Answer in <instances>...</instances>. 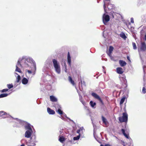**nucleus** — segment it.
Wrapping results in <instances>:
<instances>
[{
    "label": "nucleus",
    "mask_w": 146,
    "mask_h": 146,
    "mask_svg": "<svg viewBox=\"0 0 146 146\" xmlns=\"http://www.w3.org/2000/svg\"><path fill=\"white\" fill-rule=\"evenodd\" d=\"M31 66H33L35 70H36V64L33 59L29 57L23 56L19 59L16 65L15 71L21 73V71L19 67L27 68Z\"/></svg>",
    "instance_id": "obj_1"
},
{
    "label": "nucleus",
    "mask_w": 146,
    "mask_h": 146,
    "mask_svg": "<svg viewBox=\"0 0 146 146\" xmlns=\"http://www.w3.org/2000/svg\"><path fill=\"white\" fill-rule=\"evenodd\" d=\"M52 62L54 70L58 74L61 73V68L60 63L55 59H53Z\"/></svg>",
    "instance_id": "obj_2"
},
{
    "label": "nucleus",
    "mask_w": 146,
    "mask_h": 146,
    "mask_svg": "<svg viewBox=\"0 0 146 146\" xmlns=\"http://www.w3.org/2000/svg\"><path fill=\"white\" fill-rule=\"evenodd\" d=\"M146 50V44L144 42H142L138 51L141 60H142V53L144 52Z\"/></svg>",
    "instance_id": "obj_3"
},
{
    "label": "nucleus",
    "mask_w": 146,
    "mask_h": 146,
    "mask_svg": "<svg viewBox=\"0 0 146 146\" xmlns=\"http://www.w3.org/2000/svg\"><path fill=\"white\" fill-rule=\"evenodd\" d=\"M17 120V121L21 125H25V127L26 130H32V129L31 127V125L29 124L26 122L25 121H23L20 119H18L17 118H16L15 119Z\"/></svg>",
    "instance_id": "obj_4"
},
{
    "label": "nucleus",
    "mask_w": 146,
    "mask_h": 146,
    "mask_svg": "<svg viewBox=\"0 0 146 146\" xmlns=\"http://www.w3.org/2000/svg\"><path fill=\"white\" fill-rule=\"evenodd\" d=\"M122 116L119 117V121L121 123H127L128 121V115L126 112H123L122 113Z\"/></svg>",
    "instance_id": "obj_5"
},
{
    "label": "nucleus",
    "mask_w": 146,
    "mask_h": 146,
    "mask_svg": "<svg viewBox=\"0 0 146 146\" xmlns=\"http://www.w3.org/2000/svg\"><path fill=\"white\" fill-rule=\"evenodd\" d=\"M110 18L109 16L108 15H106L105 14H104L103 16V22L105 25H107L108 24V22L109 21Z\"/></svg>",
    "instance_id": "obj_6"
},
{
    "label": "nucleus",
    "mask_w": 146,
    "mask_h": 146,
    "mask_svg": "<svg viewBox=\"0 0 146 146\" xmlns=\"http://www.w3.org/2000/svg\"><path fill=\"white\" fill-rule=\"evenodd\" d=\"M32 130H27L25 132V136L26 138H30L31 141H32V137H31V134L33 133Z\"/></svg>",
    "instance_id": "obj_7"
},
{
    "label": "nucleus",
    "mask_w": 146,
    "mask_h": 146,
    "mask_svg": "<svg viewBox=\"0 0 146 146\" xmlns=\"http://www.w3.org/2000/svg\"><path fill=\"white\" fill-rule=\"evenodd\" d=\"M51 68L50 66V64H45L43 68V71L44 72L48 71Z\"/></svg>",
    "instance_id": "obj_8"
},
{
    "label": "nucleus",
    "mask_w": 146,
    "mask_h": 146,
    "mask_svg": "<svg viewBox=\"0 0 146 146\" xmlns=\"http://www.w3.org/2000/svg\"><path fill=\"white\" fill-rule=\"evenodd\" d=\"M9 116L6 112L3 111H0V117H2L3 118H4L8 117Z\"/></svg>",
    "instance_id": "obj_9"
},
{
    "label": "nucleus",
    "mask_w": 146,
    "mask_h": 146,
    "mask_svg": "<svg viewBox=\"0 0 146 146\" xmlns=\"http://www.w3.org/2000/svg\"><path fill=\"white\" fill-rule=\"evenodd\" d=\"M92 95L95 98L97 99L100 102L102 103L103 101L102 99H101L100 97L96 94L94 92H93L92 93Z\"/></svg>",
    "instance_id": "obj_10"
},
{
    "label": "nucleus",
    "mask_w": 146,
    "mask_h": 146,
    "mask_svg": "<svg viewBox=\"0 0 146 146\" xmlns=\"http://www.w3.org/2000/svg\"><path fill=\"white\" fill-rule=\"evenodd\" d=\"M102 118L103 123L107 127L108 126V122L107 119L103 116H102Z\"/></svg>",
    "instance_id": "obj_11"
},
{
    "label": "nucleus",
    "mask_w": 146,
    "mask_h": 146,
    "mask_svg": "<svg viewBox=\"0 0 146 146\" xmlns=\"http://www.w3.org/2000/svg\"><path fill=\"white\" fill-rule=\"evenodd\" d=\"M47 112L50 114L53 115L55 113V112L54 110L51 109L49 108H47Z\"/></svg>",
    "instance_id": "obj_12"
},
{
    "label": "nucleus",
    "mask_w": 146,
    "mask_h": 146,
    "mask_svg": "<svg viewBox=\"0 0 146 146\" xmlns=\"http://www.w3.org/2000/svg\"><path fill=\"white\" fill-rule=\"evenodd\" d=\"M117 72L119 74H121L123 72V69L121 67H118L116 69Z\"/></svg>",
    "instance_id": "obj_13"
},
{
    "label": "nucleus",
    "mask_w": 146,
    "mask_h": 146,
    "mask_svg": "<svg viewBox=\"0 0 146 146\" xmlns=\"http://www.w3.org/2000/svg\"><path fill=\"white\" fill-rule=\"evenodd\" d=\"M109 2H107V3L106 5H107L108 3V4L107 5V8L108 10H110L113 9L114 7L113 5L112 4L109 3Z\"/></svg>",
    "instance_id": "obj_14"
},
{
    "label": "nucleus",
    "mask_w": 146,
    "mask_h": 146,
    "mask_svg": "<svg viewBox=\"0 0 146 146\" xmlns=\"http://www.w3.org/2000/svg\"><path fill=\"white\" fill-rule=\"evenodd\" d=\"M119 78H120V80L121 82V83L122 84H125L127 82V81L126 79H125V77L123 76V77H120L119 76Z\"/></svg>",
    "instance_id": "obj_15"
},
{
    "label": "nucleus",
    "mask_w": 146,
    "mask_h": 146,
    "mask_svg": "<svg viewBox=\"0 0 146 146\" xmlns=\"http://www.w3.org/2000/svg\"><path fill=\"white\" fill-rule=\"evenodd\" d=\"M119 63L121 67H123L127 64L126 63L125 61L121 60L119 61Z\"/></svg>",
    "instance_id": "obj_16"
},
{
    "label": "nucleus",
    "mask_w": 146,
    "mask_h": 146,
    "mask_svg": "<svg viewBox=\"0 0 146 146\" xmlns=\"http://www.w3.org/2000/svg\"><path fill=\"white\" fill-rule=\"evenodd\" d=\"M50 100L52 102H56L57 101V99L54 96H51L50 97Z\"/></svg>",
    "instance_id": "obj_17"
},
{
    "label": "nucleus",
    "mask_w": 146,
    "mask_h": 146,
    "mask_svg": "<svg viewBox=\"0 0 146 146\" xmlns=\"http://www.w3.org/2000/svg\"><path fill=\"white\" fill-rule=\"evenodd\" d=\"M110 0H104V10L107 13L106 11L107 10L106 9V5L107 3V2H110Z\"/></svg>",
    "instance_id": "obj_18"
},
{
    "label": "nucleus",
    "mask_w": 146,
    "mask_h": 146,
    "mask_svg": "<svg viewBox=\"0 0 146 146\" xmlns=\"http://www.w3.org/2000/svg\"><path fill=\"white\" fill-rule=\"evenodd\" d=\"M28 82V80L25 78H23L22 80V83L23 84H26Z\"/></svg>",
    "instance_id": "obj_19"
},
{
    "label": "nucleus",
    "mask_w": 146,
    "mask_h": 146,
    "mask_svg": "<svg viewBox=\"0 0 146 146\" xmlns=\"http://www.w3.org/2000/svg\"><path fill=\"white\" fill-rule=\"evenodd\" d=\"M121 131L124 136L127 139H129V137L128 135L125 132V130L124 129H121Z\"/></svg>",
    "instance_id": "obj_20"
},
{
    "label": "nucleus",
    "mask_w": 146,
    "mask_h": 146,
    "mask_svg": "<svg viewBox=\"0 0 146 146\" xmlns=\"http://www.w3.org/2000/svg\"><path fill=\"white\" fill-rule=\"evenodd\" d=\"M113 49V48L111 46H110L109 47V51L107 52L108 54L110 55L111 54L112 51Z\"/></svg>",
    "instance_id": "obj_21"
},
{
    "label": "nucleus",
    "mask_w": 146,
    "mask_h": 146,
    "mask_svg": "<svg viewBox=\"0 0 146 146\" xmlns=\"http://www.w3.org/2000/svg\"><path fill=\"white\" fill-rule=\"evenodd\" d=\"M77 92L78 93L79 95V97H80V100L82 103V104L83 105H84L85 104H86L85 102L82 100V97L79 94V92L78 91V90H77Z\"/></svg>",
    "instance_id": "obj_22"
},
{
    "label": "nucleus",
    "mask_w": 146,
    "mask_h": 146,
    "mask_svg": "<svg viewBox=\"0 0 146 146\" xmlns=\"http://www.w3.org/2000/svg\"><path fill=\"white\" fill-rule=\"evenodd\" d=\"M90 104L91 106L93 108H94L96 105V103L95 102H94L92 101H90Z\"/></svg>",
    "instance_id": "obj_23"
},
{
    "label": "nucleus",
    "mask_w": 146,
    "mask_h": 146,
    "mask_svg": "<svg viewBox=\"0 0 146 146\" xmlns=\"http://www.w3.org/2000/svg\"><path fill=\"white\" fill-rule=\"evenodd\" d=\"M9 94L7 93L2 94L0 95V98L6 97Z\"/></svg>",
    "instance_id": "obj_24"
},
{
    "label": "nucleus",
    "mask_w": 146,
    "mask_h": 146,
    "mask_svg": "<svg viewBox=\"0 0 146 146\" xmlns=\"http://www.w3.org/2000/svg\"><path fill=\"white\" fill-rule=\"evenodd\" d=\"M54 107H55L56 110H58V109H60V108H61V107L58 104H56L54 105Z\"/></svg>",
    "instance_id": "obj_25"
},
{
    "label": "nucleus",
    "mask_w": 146,
    "mask_h": 146,
    "mask_svg": "<svg viewBox=\"0 0 146 146\" xmlns=\"http://www.w3.org/2000/svg\"><path fill=\"white\" fill-rule=\"evenodd\" d=\"M69 80V82L73 85H74V81H73L72 79V78L71 76H69L68 77Z\"/></svg>",
    "instance_id": "obj_26"
},
{
    "label": "nucleus",
    "mask_w": 146,
    "mask_h": 146,
    "mask_svg": "<svg viewBox=\"0 0 146 146\" xmlns=\"http://www.w3.org/2000/svg\"><path fill=\"white\" fill-rule=\"evenodd\" d=\"M120 36L121 37L124 39H125L127 38L126 36H125L124 33H122L120 35Z\"/></svg>",
    "instance_id": "obj_27"
},
{
    "label": "nucleus",
    "mask_w": 146,
    "mask_h": 146,
    "mask_svg": "<svg viewBox=\"0 0 146 146\" xmlns=\"http://www.w3.org/2000/svg\"><path fill=\"white\" fill-rule=\"evenodd\" d=\"M15 74L18 75L17 77L16 78V82H19L21 79V76L19 75H18L17 73H15Z\"/></svg>",
    "instance_id": "obj_28"
},
{
    "label": "nucleus",
    "mask_w": 146,
    "mask_h": 146,
    "mask_svg": "<svg viewBox=\"0 0 146 146\" xmlns=\"http://www.w3.org/2000/svg\"><path fill=\"white\" fill-rule=\"evenodd\" d=\"M59 140L60 142L63 143L65 141V139L62 136L59 137Z\"/></svg>",
    "instance_id": "obj_29"
},
{
    "label": "nucleus",
    "mask_w": 146,
    "mask_h": 146,
    "mask_svg": "<svg viewBox=\"0 0 146 146\" xmlns=\"http://www.w3.org/2000/svg\"><path fill=\"white\" fill-rule=\"evenodd\" d=\"M56 112L59 114L62 115L63 114V111L61 110V108L59 109L56 110Z\"/></svg>",
    "instance_id": "obj_30"
},
{
    "label": "nucleus",
    "mask_w": 146,
    "mask_h": 146,
    "mask_svg": "<svg viewBox=\"0 0 146 146\" xmlns=\"http://www.w3.org/2000/svg\"><path fill=\"white\" fill-rule=\"evenodd\" d=\"M80 134H79L76 137H74L73 138L74 140H78L80 139Z\"/></svg>",
    "instance_id": "obj_31"
},
{
    "label": "nucleus",
    "mask_w": 146,
    "mask_h": 146,
    "mask_svg": "<svg viewBox=\"0 0 146 146\" xmlns=\"http://www.w3.org/2000/svg\"><path fill=\"white\" fill-rule=\"evenodd\" d=\"M125 99V97H123L121 99L120 102V104H123Z\"/></svg>",
    "instance_id": "obj_32"
},
{
    "label": "nucleus",
    "mask_w": 146,
    "mask_h": 146,
    "mask_svg": "<svg viewBox=\"0 0 146 146\" xmlns=\"http://www.w3.org/2000/svg\"><path fill=\"white\" fill-rule=\"evenodd\" d=\"M145 84H144L143 85V88L142 92L143 94H145L146 93V89L145 88Z\"/></svg>",
    "instance_id": "obj_33"
},
{
    "label": "nucleus",
    "mask_w": 146,
    "mask_h": 146,
    "mask_svg": "<svg viewBox=\"0 0 146 146\" xmlns=\"http://www.w3.org/2000/svg\"><path fill=\"white\" fill-rule=\"evenodd\" d=\"M143 3L142 0H138L137 1V5L138 6L140 5Z\"/></svg>",
    "instance_id": "obj_34"
},
{
    "label": "nucleus",
    "mask_w": 146,
    "mask_h": 146,
    "mask_svg": "<svg viewBox=\"0 0 146 146\" xmlns=\"http://www.w3.org/2000/svg\"><path fill=\"white\" fill-rule=\"evenodd\" d=\"M132 45L133 46V49L134 50H135L137 49V47L135 43L134 42H132Z\"/></svg>",
    "instance_id": "obj_35"
},
{
    "label": "nucleus",
    "mask_w": 146,
    "mask_h": 146,
    "mask_svg": "<svg viewBox=\"0 0 146 146\" xmlns=\"http://www.w3.org/2000/svg\"><path fill=\"white\" fill-rule=\"evenodd\" d=\"M7 86L8 88L9 89H10L13 87V85L12 84H8L7 85Z\"/></svg>",
    "instance_id": "obj_36"
},
{
    "label": "nucleus",
    "mask_w": 146,
    "mask_h": 146,
    "mask_svg": "<svg viewBox=\"0 0 146 146\" xmlns=\"http://www.w3.org/2000/svg\"><path fill=\"white\" fill-rule=\"evenodd\" d=\"M67 61L68 65L70 66L71 63V58H67Z\"/></svg>",
    "instance_id": "obj_37"
},
{
    "label": "nucleus",
    "mask_w": 146,
    "mask_h": 146,
    "mask_svg": "<svg viewBox=\"0 0 146 146\" xmlns=\"http://www.w3.org/2000/svg\"><path fill=\"white\" fill-rule=\"evenodd\" d=\"M108 55L110 56L111 59V60H113L114 61H115V60L114 59L113 57L111 56V54H110V55H109V54H108Z\"/></svg>",
    "instance_id": "obj_38"
},
{
    "label": "nucleus",
    "mask_w": 146,
    "mask_h": 146,
    "mask_svg": "<svg viewBox=\"0 0 146 146\" xmlns=\"http://www.w3.org/2000/svg\"><path fill=\"white\" fill-rule=\"evenodd\" d=\"M8 90V89H3V90H2L1 91V92L3 93V92H7Z\"/></svg>",
    "instance_id": "obj_39"
},
{
    "label": "nucleus",
    "mask_w": 146,
    "mask_h": 146,
    "mask_svg": "<svg viewBox=\"0 0 146 146\" xmlns=\"http://www.w3.org/2000/svg\"><path fill=\"white\" fill-rule=\"evenodd\" d=\"M26 71L29 74H31L32 73V72L31 70H26Z\"/></svg>",
    "instance_id": "obj_40"
},
{
    "label": "nucleus",
    "mask_w": 146,
    "mask_h": 146,
    "mask_svg": "<svg viewBox=\"0 0 146 146\" xmlns=\"http://www.w3.org/2000/svg\"><path fill=\"white\" fill-rule=\"evenodd\" d=\"M146 68V66H145L144 65L143 66V72L144 73H145V69Z\"/></svg>",
    "instance_id": "obj_41"
},
{
    "label": "nucleus",
    "mask_w": 146,
    "mask_h": 146,
    "mask_svg": "<svg viewBox=\"0 0 146 146\" xmlns=\"http://www.w3.org/2000/svg\"><path fill=\"white\" fill-rule=\"evenodd\" d=\"M71 58V57H70V53L69 52H68V55H67V58Z\"/></svg>",
    "instance_id": "obj_42"
},
{
    "label": "nucleus",
    "mask_w": 146,
    "mask_h": 146,
    "mask_svg": "<svg viewBox=\"0 0 146 146\" xmlns=\"http://www.w3.org/2000/svg\"><path fill=\"white\" fill-rule=\"evenodd\" d=\"M131 23H134L133 19L132 18H131Z\"/></svg>",
    "instance_id": "obj_43"
},
{
    "label": "nucleus",
    "mask_w": 146,
    "mask_h": 146,
    "mask_svg": "<svg viewBox=\"0 0 146 146\" xmlns=\"http://www.w3.org/2000/svg\"><path fill=\"white\" fill-rule=\"evenodd\" d=\"M80 129H78L77 130V131H76V132L77 133H79V134H80Z\"/></svg>",
    "instance_id": "obj_44"
},
{
    "label": "nucleus",
    "mask_w": 146,
    "mask_h": 146,
    "mask_svg": "<svg viewBox=\"0 0 146 146\" xmlns=\"http://www.w3.org/2000/svg\"><path fill=\"white\" fill-rule=\"evenodd\" d=\"M127 60L129 61H130V62H131V60H130V58L129 57V56H127Z\"/></svg>",
    "instance_id": "obj_45"
},
{
    "label": "nucleus",
    "mask_w": 146,
    "mask_h": 146,
    "mask_svg": "<svg viewBox=\"0 0 146 146\" xmlns=\"http://www.w3.org/2000/svg\"><path fill=\"white\" fill-rule=\"evenodd\" d=\"M79 129H80V131H82L83 129H84V128L83 127H81Z\"/></svg>",
    "instance_id": "obj_46"
},
{
    "label": "nucleus",
    "mask_w": 146,
    "mask_h": 146,
    "mask_svg": "<svg viewBox=\"0 0 146 146\" xmlns=\"http://www.w3.org/2000/svg\"><path fill=\"white\" fill-rule=\"evenodd\" d=\"M64 66L65 68L66 69V64L65 62H64Z\"/></svg>",
    "instance_id": "obj_47"
},
{
    "label": "nucleus",
    "mask_w": 146,
    "mask_h": 146,
    "mask_svg": "<svg viewBox=\"0 0 146 146\" xmlns=\"http://www.w3.org/2000/svg\"><path fill=\"white\" fill-rule=\"evenodd\" d=\"M133 36L134 38H135V37L136 36L135 34V33L134 34H133Z\"/></svg>",
    "instance_id": "obj_48"
},
{
    "label": "nucleus",
    "mask_w": 146,
    "mask_h": 146,
    "mask_svg": "<svg viewBox=\"0 0 146 146\" xmlns=\"http://www.w3.org/2000/svg\"><path fill=\"white\" fill-rule=\"evenodd\" d=\"M105 146H111L109 144H106L105 145Z\"/></svg>",
    "instance_id": "obj_49"
},
{
    "label": "nucleus",
    "mask_w": 146,
    "mask_h": 146,
    "mask_svg": "<svg viewBox=\"0 0 146 146\" xmlns=\"http://www.w3.org/2000/svg\"><path fill=\"white\" fill-rule=\"evenodd\" d=\"M143 30H142L141 31V35H143Z\"/></svg>",
    "instance_id": "obj_50"
},
{
    "label": "nucleus",
    "mask_w": 146,
    "mask_h": 146,
    "mask_svg": "<svg viewBox=\"0 0 146 146\" xmlns=\"http://www.w3.org/2000/svg\"><path fill=\"white\" fill-rule=\"evenodd\" d=\"M63 115L66 118L67 117L66 116V115L65 114H64Z\"/></svg>",
    "instance_id": "obj_51"
},
{
    "label": "nucleus",
    "mask_w": 146,
    "mask_h": 146,
    "mask_svg": "<svg viewBox=\"0 0 146 146\" xmlns=\"http://www.w3.org/2000/svg\"><path fill=\"white\" fill-rule=\"evenodd\" d=\"M67 119H68L70 121V120H71V119H70L69 118V117H67Z\"/></svg>",
    "instance_id": "obj_52"
},
{
    "label": "nucleus",
    "mask_w": 146,
    "mask_h": 146,
    "mask_svg": "<svg viewBox=\"0 0 146 146\" xmlns=\"http://www.w3.org/2000/svg\"><path fill=\"white\" fill-rule=\"evenodd\" d=\"M62 133V132L61 131H60V134H61Z\"/></svg>",
    "instance_id": "obj_53"
},
{
    "label": "nucleus",
    "mask_w": 146,
    "mask_h": 146,
    "mask_svg": "<svg viewBox=\"0 0 146 146\" xmlns=\"http://www.w3.org/2000/svg\"><path fill=\"white\" fill-rule=\"evenodd\" d=\"M70 121H72V122H73L74 123V121H73V120H72L71 119Z\"/></svg>",
    "instance_id": "obj_54"
},
{
    "label": "nucleus",
    "mask_w": 146,
    "mask_h": 146,
    "mask_svg": "<svg viewBox=\"0 0 146 146\" xmlns=\"http://www.w3.org/2000/svg\"><path fill=\"white\" fill-rule=\"evenodd\" d=\"M21 146H25V145L24 144H22L21 145Z\"/></svg>",
    "instance_id": "obj_55"
},
{
    "label": "nucleus",
    "mask_w": 146,
    "mask_h": 146,
    "mask_svg": "<svg viewBox=\"0 0 146 146\" xmlns=\"http://www.w3.org/2000/svg\"><path fill=\"white\" fill-rule=\"evenodd\" d=\"M61 118L62 119H64V118L63 117L61 116Z\"/></svg>",
    "instance_id": "obj_56"
},
{
    "label": "nucleus",
    "mask_w": 146,
    "mask_h": 146,
    "mask_svg": "<svg viewBox=\"0 0 146 146\" xmlns=\"http://www.w3.org/2000/svg\"><path fill=\"white\" fill-rule=\"evenodd\" d=\"M135 33H135V32H133L132 33V34H134V33L135 34Z\"/></svg>",
    "instance_id": "obj_57"
},
{
    "label": "nucleus",
    "mask_w": 146,
    "mask_h": 146,
    "mask_svg": "<svg viewBox=\"0 0 146 146\" xmlns=\"http://www.w3.org/2000/svg\"><path fill=\"white\" fill-rule=\"evenodd\" d=\"M112 17L113 18H114V16L113 14H112Z\"/></svg>",
    "instance_id": "obj_58"
},
{
    "label": "nucleus",
    "mask_w": 146,
    "mask_h": 146,
    "mask_svg": "<svg viewBox=\"0 0 146 146\" xmlns=\"http://www.w3.org/2000/svg\"><path fill=\"white\" fill-rule=\"evenodd\" d=\"M105 67H104V66H103V69H104V68H105Z\"/></svg>",
    "instance_id": "obj_59"
},
{
    "label": "nucleus",
    "mask_w": 146,
    "mask_h": 146,
    "mask_svg": "<svg viewBox=\"0 0 146 146\" xmlns=\"http://www.w3.org/2000/svg\"><path fill=\"white\" fill-rule=\"evenodd\" d=\"M123 146H125V144H123Z\"/></svg>",
    "instance_id": "obj_60"
},
{
    "label": "nucleus",
    "mask_w": 146,
    "mask_h": 146,
    "mask_svg": "<svg viewBox=\"0 0 146 146\" xmlns=\"http://www.w3.org/2000/svg\"><path fill=\"white\" fill-rule=\"evenodd\" d=\"M35 138H36L35 136H34V138H35Z\"/></svg>",
    "instance_id": "obj_61"
},
{
    "label": "nucleus",
    "mask_w": 146,
    "mask_h": 146,
    "mask_svg": "<svg viewBox=\"0 0 146 146\" xmlns=\"http://www.w3.org/2000/svg\"><path fill=\"white\" fill-rule=\"evenodd\" d=\"M124 109L125 110V108H124Z\"/></svg>",
    "instance_id": "obj_62"
},
{
    "label": "nucleus",
    "mask_w": 146,
    "mask_h": 146,
    "mask_svg": "<svg viewBox=\"0 0 146 146\" xmlns=\"http://www.w3.org/2000/svg\"><path fill=\"white\" fill-rule=\"evenodd\" d=\"M82 81H81V84H82Z\"/></svg>",
    "instance_id": "obj_63"
},
{
    "label": "nucleus",
    "mask_w": 146,
    "mask_h": 146,
    "mask_svg": "<svg viewBox=\"0 0 146 146\" xmlns=\"http://www.w3.org/2000/svg\"><path fill=\"white\" fill-rule=\"evenodd\" d=\"M12 117L13 119H14V118H13V117Z\"/></svg>",
    "instance_id": "obj_64"
}]
</instances>
